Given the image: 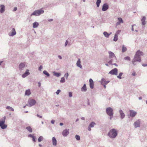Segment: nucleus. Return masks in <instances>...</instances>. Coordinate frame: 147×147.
I'll return each instance as SVG.
<instances>
[{
    "mask_svg": "<svg viewBox=\"0 0 147 147\" xmlns=\"http://www.w3.org/2000/svg\"><path fill=\"white\" fill-rule=\"evenodd\" d=\"M118 20H119V22H120V23H123V21L121 18H118Z\"/></svg>",
    "mask_w": 147,
    "mask_h": 147,
    "instance_id": "nucleus-42",
    "label": "nucleus"
},
{
    "mask_svg": "<svg viewBox=\"0 0 147 147\" xmlns=\"http://www.w3.org/2000/svg\"><path fill=\"white\" fill-rule=\"evenodd\" d=\"M140 119H138L134 122V125L135 128L139 127L140 126Z\"/></svg>",
    "mask_w": 147,
    "mask_h": 147,
    "instance_id": "nucleus-11",
    "label": "nucleus"
},
{
    "mask_svg": "<svg viewBox=\"0 0 147 147\" xmlns=\"http://www.w3.org/2000/svg\"><path fill=\"white\" fill-rule=\"evenodd\" d=\"M143 53L140 50L138 51L136 53L135 56H137V57H140V56L143 55Z\"/></svg>",
    "mask_w": 147,
    "mask_h": 147,
    "instance_id": "nucleus-18",
    "label": "nucleus"
},
{
    "mask_svg": "<svg viewBox=\"0 0 147 147\" xmlns=\"http://www.w3.org/2000/svg\"><path fill=\"white\" fill-rule=\"evenodd\" d=\"M36 115L38 117H39L40 118H42V116L38 114H37Z\"/></svg>",
    "mask_w": 147,
    "mask_h": 147,
    "instance_id": "nucleus-54",
    "label": "nucleus"
},
{
    "mask_svg": "<svg viewBox=\"0 0 147 147\" xmlns=\"http://www.w3.org/2000/svg\"><path fill=\"white\" fill-rule=\"evenodd\" d=\"M142 66L144 67L147 66V64H143L142 65Z\"/></svg>",
    "mask_w": 147,
    "mask_h": 147,
    "instance_id": "nucleus-58",
    "label": "nucleus"
},
{
    "mask_svg": "<svg viewBox=\"0 0 147 147\" xmlns=\"http://www.w3.org/2000/svg\"><path fill=\"white\" fill-rule=\"evenodd\" d=\"M96 123L92 121L90 123L88 127V130L90 131L91 130V128L94 127Z\"/></svg>",
    "mask_w": 147,
    "mask_h": 147,
    "instance_id": "nucleus-12",
    "label": "nucleus"
},
{
    "mask_svg": "<svg viewBox=\"0 0 147 147\" xmlns=\"http://www.w3.org/2000/svg\"><path fill=\"white\" fill-rule=\"evenodd\" d=\"M121 31L120 30H118L117 32L115 34H117V35H118V34H119L120 32Z\"/></svg>",
    "mask_w": 147,
    "mask_h": 147,
    "instance_id": "nucleus-44",
    "label": "nucleus"
},
{
    "mask_svg": "<svg viewBox=\"0 0 147 147\" xmlns=\"http://www.w3.org/2000/svg\"><path fill=\"white\" fill-rule=\"evenodd\" d=\"M106 111L107 114L109 116H113V110L111 107H109L106 109Z\"/></svg>",
    "mask_w": 147,
    "mask_h": 147,
    "instance_id": "nucleus-5",
    "label": "nucleus"
},
{
    "mask_svg": "<svg viewBox=\"0 0 147 147\" xmlns=\"http://www.w3.org/2000/svg\"><path fill=\"white\" fill-rule=\"evenodd\" d=\"M38 86L39 87H40L41 86V83L40 82H38Z\"/></svg>",
    "mask_w": 147,
    "mask_h": 147,
    "instance_id": "nucleus-59",
    "label": "nucleus"
},
{
    "mask_svg": "<svg viewBox=\"0 0 147 147\" xmlns=\"http://www.w3.org/2000/svg\"><path fill=\"white\" fill-rule=\"evenodd\" d=\"M53 144V146H56L57 144V141L55 137H53L52 138Z\"/></svg>",
    "mask_w": 147,
    "mask_h": 147,
    "instance_id": "nucleus-23",
    "label": "nucleus"
},
{
    "mask_svg": "<svg viewBox=\"0 0 147 147\" xmlns=\"http://www.w3.org/2000/svg\"><path fill=\"white\" fill-rule=\"evenodd\" d=\"M55 121L54 120H52L51 121V123L53 124H54L55 123Z\"/></svg>",
    "mask_w": 147,
    "mask_h": 147,
    "instance_id": "nucleus-51",
    "label": "nucleus"
},
{
    "mask_svg": "<svg viewBox=\"0 0 147 147\" xmlns=\"http://www.w3.org/2000/svg\"><path fill=\"white\" fill-rule=\"evenodd\" d=\"M115 60H114L113 58H111L110 59V61L108 62V63L109 64H112V63L113 62H115Z\"/></svg>",
    "mask_w": 147,
    "mask_h": 147,
    "instance_id": "nucleus-32",
    "label": "nucleus"
},
{
    "mask_svg": "<svg viewBox=\"0 0 147 147\" xmlns=\"http://www.w3.org/2000/svg\"><path fill=\"white\" fill-rule=\"evenodd\" d=\"M60 92L61 90H58L56 92V93L57 95H58Z\"/></svg>",
    "mask_w": 147,
    "mask_h": 147,
    "instance_id": "nucleus-46",
    "label": "nucleus"
},
{
    "mask_svg": "<svg viewBox=\"0 0 147 147\" xmlns=\"http://www.w3.org/2000/svg\"><path fill=\"white\" fill-rule=\"evenodd\" d=\"M109 8V6L108 4L107 3L104 4L102 7V11H107Z\"/></svg>",
    "mask_w": 147,
    "mask_h": 147,
    "instance_id": "nucleus-10",
    "label": "nucleus"
},
{
    "mask_svg": "<svg viewBox=\"0 0 147 147\" xmlns=\"http://www.w3.org/2000/svg\"><path fill=\"white\" fill-rule=\"evenodd\" d=\"M130 116L131 117H134L137 114V112L133 110H130Z\"/></svg>",
    "mask_w": 147,
    "mask_h": 147,
    "instance_id": "nucleus-15",
    "label": "nucleus"
},
{
    "mask_svg": "<svg viewBox=\"0 0 147 147\" xmlns=\"http://www.w3.org/2000/svg\"><path fill=\"white\" fill-rule=\"evenodd\" d=\"M120 23H120V22H117V23H116V25H119V24H120Z\"/></svg>",
    "mask_w": 147,
    "mask_h": 147,
    "instance_id": "nucleus-56",
    "label": "nucleus"
},
{
    "mask_svg": "<svg viewBox=\"0 0 147 147\" xmlns=\"http://www.w3.org/2000/svg\"><path fill=\"white\" fill-rule=\"evenodd\" d=\"M125 60H127L128 61H130L131 59L128 56H127L126 57H125L124 58V59Z\"/></svg>",
    "mask_w": 147,
    "mask_h": 147,
    "instance_id": "nucleus-41",
    "label": "nucleus"
},
{
    "mask_svg": "<svg viewBox=\"0 0 147 147\" xmlns=\"http://www.w3.org/2000/svg\"><path fill=\"white\" fill-rule=\"evenodd\" d=\"M109 82V81H106L105 80L104 78H102L101 79V83L102 85H103V84H107Z\"/></svg>",
    "mask_w": 147,
    "mask_h": 147,
    "instance_id": "nucleus-20",
    "label": "nucleus"
},
{
    "mask_svg": "<svg viewBox=\"0 0 147 147\" xmlns=\"http://www.w3.org/2000/svg\"><path fill=\"white\" fill-rule=\"evenodd\" d=\"M65 82V78L63 77L62 78L60 81V82L61 83H64Z\"/></svg>",
    "mask_w": 147,
    "mask_h": 147,
    "instance_id": "nucleus-40",
    "label": "nucleus"
},
{
    "mask_svg": "<svg viewBox=\"0 0 147 147\" xmlns=\"http://www.w3.org/2000/svg\"><path fill=\"white\" fill-rule=\"evenodd\" d=\"M146 17L145 16H143L142 19H141V22L142 24L143 25H144L145 24V20H146Z\"/></svg>",
    "mask_w": 147,
    "mask_h": 147,
    "instance_id": "nucleus-26",
    "label": "nucleus"
},
{
    "mask_svg": "<svg viewBox=\"0 0 147 147\" xmlns=\"http://www.w3.org/2000/svg\"><path fill=\"white\" fill-rule=\"evenodd\" d=\"M28 137H31V138H33V137L34 136L32 135L31 134L28 135Z\"/></svg>",
    "mask_w": 147,
    "mask_h": 147,
    "instance_id": "nucleus-50",
    "label": "nucleus"
},
{
    "mask_svg": "<svg viewBox=\"0 0 147 147\" xmlns=\"http://www.w3.org/2000/svg\"><path fill=\"white\" fill-rule=\"evenodd\" d=\"M1 9H0V12L1 13H3L5 10V6L3 5H0Z\"/></svg>",
    "mask_w": 147,
    "mask_h": 147,
    "instance_id": "nucleus-21",
    "label": "nucleus"
},
{
    "mask_svg": "<svg viewBox=\"0 0 147 147\" xmlns=\"http://www.w3.org/2000/svg\"><path fill=\"white\" fill-rule=\"evenodd\" d=\"M42 66L41 65L39 67H38V70H39V71H41V69H42Z\"/></svg>",
    "mask_w": 147,
    "mask_h": 147,
    "instance_id": "nucleus-48",
    "label": "nucleus"
},
{
    "mask_svg": "<svg viewBox=\"0 0 147 147\" xmlns=\"http://www.w3.org/2000/svg\"><path fill=\"white\" fill-rule=\"evenodd\" d=\"M25 67V64L23 63H21L19 65L18 68L19 70L21 71L23 70Z\"/></svg>",
    "mask_w": 147,
    "mask_h": 147,
    "instance_id": "nucleus-9",
    "label": "nucleus"
},
{
    "mask_svg": "<svg viewBox=\"0 0 147 147\" xmlns=\"http://www.w3.org/2000/svg\"><path fill=\"white\" fill-rule=\"evenodd\" d=\"M43 137L42 136H40L38 139V142H41L43 139Z\"/></svg>",
    "mask_w": 147,
    "mask_h": 147,
    "instance_id": "nucleus-37",
    "label": "nucleus"
},
{
    "mask_svg": "<svg viewBox=\"0 0 147 147\" xmlns=\"http://www.w3.org/2000/svg\"><path fill=\"white\" fill-rule=\"evenodd\" d=\"M29 70L28 69H27L25 72L22 75V77L23 78H25L27 76L29 75L30 74V73L29 72Z\"/></svg>",
    "mask_w": 147,
    "mask_h": 147,
    "instance_id": "nucleus-16",
    "label": "nucleus"
},
{
    "mask_svg": "<svg viewBox=\"0 0 147 147\" xmlns=\"http://www.w3.org/2000/svg\"><path fill=\"white\" fill-rule=\"evenodd\" d=\"M101 2V0H97L96 4L97 7H99Z\"/></svg>",
    "mask_w": 147,
    "mask_h": 147,
    "instance_id": "nucleus-33",
    "label": "nucleus"
},
{
    "mask_svg": "<svg viewBox=\"0 0 147 147\" xmlns=\"http://www.w3.org/2000/svg\"><path fill=\"white\" fill-rule=\"evenodd\" d=\"M6 109H8L9 111H14V109L13 108L9 106H7L6 107Z\"/></svg>",
    "mask_w": 147,
    "mask_h": 147,
    "instance_id": "nucleus-30",
    "label": "nucleus"
},
{
    "mask_svg": "<svg viewBox=\"0 0 147 147\" xmlns=\"http://www.w3.org/2000/svg\"><path fill=\"white\" fill-rule=\"evenodd\" d=\"M103 34L105 36L106 38H108L110 35V34H109L106 32H104Z\"/></svg>",
    "mask_w": 147,
    "mask_h": 147,
    "instance_id": "nucleus-29",
    "label": "nucleus"
},
{
    "mask_svg": "<svg viewBox=\"0 0 147 147\" xmlns=\"http://www.w3.org/2000/svg\"><path fill=\"white\" fill-rule=\"evenodd\" d=\"M118 35H117V34H115L113 39V40L115 41H116L118 40Z\"/></svg>",
    "mask_w": 147,
    "mask_h": 147,
    "instance_id": "nucleus-35",
    "label": "nucleus"
},
{
    "mask_svg": "<svg viewBox=\"0 0 147 147\" xmlns=\"http://www.w3.org/2000/svg\"><path fill=\"white\" fill-rule=\"evenodd\" d=\"M17 7H14V9H13V11H16V10H17Z\"/></svg>",
    "mask_w": 147,
    "mask_h": 147,
    "instance_id": "nucleus-52",
    "label": "nucleus"
},
{
    "mask_svg": "<svg viewBox=\"0 0 147 147\" xmlns=\"http://www.w3.org/2000/svg\"><path fill=\"white\" fill-rule=\"evenodd\" d=\"M112 65H114L117 66V65L116 63H112Z\"/></svg>",
    "mask_w": 147,
    "mask_h": 147,
    "instance_id": "nucleus-61",
    "label": "nucleus"
},
{
    "mask_svg": "<svg viewBox=\"0 0 147 147\" xmlns=\"http://www.w3.org/2000/svg\"><path fill=\"white\" fill-rule=\"evenodd\" d=\"M43 74L47 76V77H49L50 76L49 74L47 72L46 70H44L43 71Z\"/></svg>",
    "mask_w": 147,
    "mask_h": 147,
    "instance_id": "nucleus-34",
    "label": "nucleus"
},
{
    "mask_svg": "<svg viewBox=\"0 0 147 147\" xmlns=\"http://www.w3.org/2000/svg\"><path fill=\"white\" fill-rule=\"evenodd\" d=\"M90 86L91 89L94 88V82L93 80L92 79H90L89 80Z\"/></svg>",
    "mask_w": 147,
    "mask_h": 147,
    "instance_id": "nucleus-19",
    "label": "nucleus"
},
{
    "mask_svg": "<svg viewBox=\"0 0 147 147\" xmlns=\"http://www.w3.org/2000/svg\"><path fill=\"white\" fill-rule=\"evenodd\" d=\"M108 53L109 54V58H113L114 60H115V61H116V58L114 53L111 51H109Z\"/></svg>",
    "mask_w": 147,
    "mask_h": 147,
    "instance_id": "nucleus-7",
    "label": "nucleus"
},
{
    "mask_svg": "<svg viewBox=\"0 0 147 147\" xmlns=\"http://www.w3.org/2000/svg\"><path fill=\"white\" fill-rule=\"evenodd\" d=\"M28 104H26V105H27L29 107H31L35 105L36 103V101L33 99L29 98L28 101Z\"/></svg>",
    "mask_w": 147,
    "mask_h": 147,
    "instance_id": "nucleus-4",
    "label": "nucleus"
},
{
    "mask_svg": "<svg viewBox=\"0 0 147 147\" xmlns=\"http://www.w3.org/2000/svg\"><path fill=\"white\" fill-rule=\"evenodd\" d=\"M68 41L67 40H66L65 41V47H66L67 46V45L68 44Z\"/></svg>",
    "mask_w": 147,
    "mask_h": 147,
    "instance_id": "nucleus-47",
    "label": "nucleus"
},
{
    "mask_svg": "<svg viewBox=\"0 0 147 147\" xmlns=\"http://www.w3.org/2000/svg\"><path fill=\"white\" fill-rule=\"evenodd\" d=\"M6 117L4 116L2 120L0 121V126L2 129H4L7 127V125L5 124Z\"/></svg>",
    "mask_w": 147,
    "mask_h": 147,
    "instance_id": "nucleus-2",
    "label": "nucleus"
},
{
    "mask_svg": "<svg viewBox=\"0 0 147 147\" xmlns=\"http://www.w3.org/2000/svg\"><path fill=\"white\" fill-rule=\"evenodd\" d=\"M127 50V48L126 47H125L124 45H123L122 47V52H124L126 51Z\"/></svg>",
    "mask_w": 147,
    "mask_h": 147,
    "instance_id": "nucleus-36",
    "label": "nucleus"
},
{
    "mask_svg": "<svg viewBox=\"0 0 147 147\" xmlns=\"http://www.w3.org/2000/svg\"><path fill=\"white\" fill-rule=\"evenodd\" d=\"M54 75L57 77H59L61 75V74L59 73L56 72L55 71L53 72Z\"/></svg>",
    "mask_w": 147,
    "mask_h": 147,
    "instance_id": "nucleus-31",
    "label": "nucleus"
},
{
    "mask_svg": "<svg viewBox=\"0 0 147 147\" xmlns=\"http://www.w3.org/2000/svg\"><path fill=\"white\" fill-rule=\"evenodd\" d=\"M123 73L122 72H121L120 73L118 76H117V77L119 79H121L122 78L121 77V76H122V75H123Z\"/></svg>",
    "mask_w": 147,
    "mask_h": 147,
    "instance_id": "nucleus-38",
    "label": "nucleus"
},
{
    "mask_svg": "<svg viewBox=\"0 0 147 147\" xmlns=\"http://www.w3.org/2000/svg\"><path fill=\"white\" fill-rule=\"evenodd\" d=\"M16 32L14 28H13L11 31V33H9V35L10 36H13L16 34Z\"/></svg>",
    "mask_w": 147,
    "mask_h": 147,
    "instance_id": "nucleus-13",
    "label": "nucleus"
},
{
    "mask_svg": "<svg viewBox=\"0 0 147 147\" xmlns=\"http://www.w3.org/2000/svg\"><path fill=\"white\" fill-rule=\"evenodd\" d=\"M110 116V119L111 120L113 117V116Z\"/></svg>",
    "mask_w": 147,
    "mask_h": 147,
    "instance_id": "nucleus-64",
    "label": "nucleus"
},
{
    "mask_svg": "<svg viewBox=\"0 0 147 147\" xmlns=\"http://www.w3.org/2000/svg\"><path fill=\"white\" fill-rule=\"evenodd\" d=\"M63 123H60L59 124V125H60V126H62V125H63Z\"/></svg>",
    "mask_w": 147,
    "mask_h": 147,
    "instance_id": "nucleus-62",
    "label": "nucleus"
},
{
    "mask_svg": "<svg viewBox=\"0 0 147 147\" xmlns=\"http://www.w3.org/2000/svg\"><path fill=\"white\" fill-rule=\"evenodd\" d=\"M118 70L116 68H115L111 70L109 72V74L113 75H117V74Z\"/></svg>",
    "mask_w": 147,
    "mask_h": 147,
    "instance_id": "nucleus-8",
    "label": "nucleus"
},
{
    "mask_svg": "<svg viewBox=\"0 0 147 147\" xmlns=\"http://www.w3.org/2000/svg\"><path fill=\"white\" fill-rule=\"evenodd\" d=\"M58 58L60 59H62V57L60 55H58Z\"/></svg>",
    "mask_w": 147,
    "mask_h": 147,
    "instance_id": "nucleus-55",
    "label": "nucleus"
},
{
    "mask_svg": "<svg viewBox=\"0 0 147 147\" xmlns=\"http://www.w3.org/2000/svg\"><path fill=\"white\" fill-rule=\"evenodd\" d=\"M44 13V11L42 9H40L38 10L35 11L31 15V16L33 15L35 16H38L43 14Z\"/></svg>",
    "mask_w": 147,
    "mask_h": 147,
    "instance_id": "nucleus-3",
    "label": "nucleus"
},
{
    "mask_svg": "<svg viewBox=\"0 0 147 147\" xmlns=\"http://www.w3.org/2000/svg\"><path fill=\"white\" fill-rule=\"evenodd\" d=\"M136 75V73H135V72H134L132 73V75L134 76H135Z\"/></svg>",
    "mask_w": 147,
    "mask_h": 147,
    "instance_id": "nucleus-57",
    "label": "nucleus"
},
{
    "mask_svg": "<svg viewBox=\"0 0 147 147\" xmlns=\"http://www.w3.org/2000/svg\"><path fill=\"white\" fill-rule=\"evenodd\" d=\"M76 65L77 66L80 67V68H82V67L81 64V61L80 59H78V61H77L76 63Z\"/></svg>",
    "mask_w": 147,
    "mask_h": 147,
    "instance_id": "nucleus-22",
    "label": "nucleus"
},
{
    "mask_svg": "<svg viewBox=\"0 0 147 147\" xmlns=\"http://www.w3.org/2000/svg\"><path fill=\"white\" fill-rule=\"evenodd\" d=\"M136 26V25L135 24H133V25H132L131 26V30L132 31H134V28H133V26Z\"/></svg>",
    "mask_w": 147,
    "mask_h": 147,
    "instance_id": "nucleus-49",
    "label": "nucleus"
},
{
    "mask_svg": "<svg viewBox=\"0 0 147 147\" xmlns=\"http://www.w3.org/2000/svg\"><path fill=\"white\" fill-rule=\"evenodd\" d=\"M39 24L38 22H35L33 24V27L34 28H36L38 27Z\"/></svg>",
    "mask_w": 147,
    "mask_h": 147,
    "instance_id": "nucleus-27",
    "label": "nucleus"
},
{
    "mask_svg": "<svg viewBox=\"0 0 147 147\" xmlns=\"http://www.w3.org/2000/svg\"><path fill=\"white\" fill-rule=\"evenodd\" d=\"M26 129L29 132L31 133L32 131V128L30 126L26 127Z\"/></svg>",
    "mask_w": 147,
    "mask_h": 147,
    "instance_id": "nucleus-28",
    "label": "nucleus"
},
{
    "mask_svg": "<svg viewBox=\"0 0 147 147\" xmlns=\"http://www.w3.org/2000/svg\"><path fill=\"white\" fill-rule=\"evenodd\" d=\"M141 61V59L140 57H137V56H134V59L132 61V64L135 65L136 64L135 63V62L136 61L140 62Z\"/></svg>",
    "mask_w": 147,
    "mask_h": 147,
    "instance_id": "nucleus-6",
    "label": "nucleus"
},
{
    "mask_svg": "<svg viewBox=\"0 0 147 147\" xmlns=\"http://www.w3.org/2000/svg\"><path fill=\"white\" fill-rule=\"evenodd\" d=\"M118 134V131L117 129H113L110 130L108 134V136L111 138H115Z\"/></svg>",
    "mask_w": 147,
    "mask_h": 147,
    "instance_id": "nucleus-1",
    "label": "nucleus"
},
{
    "mask_svg": "<svg viewBox=\"0 0 147 147\" xmlns=\"http://www.w3.org/2000/svg\"><path fill=\"white\" fill-rule=\"evenodd\" d=\"M31 94L30 90V89L26 90L25 92V95L26 96H29Z\"/></svg>",
    "mask_w": 147,
    "mask_h": 147,
    "instance_id": "nucleus-25",
    "label": "nucleus"
},
{
    "mask_svg": "<svg viewBox=\"0 0 147 147\" xmlns=\"http://www.w3.org/2000/svg\"><path fill=\"white\" fill-rule=\"evenodd\" d=\"M53 20L52 19H49V20H48V21L49 22H51V21H53Z\"/></svg>",
    "mask_w": 147,
    "mask_h": 147,
    "instance_id": "nucleus-60",
    "label": "nucleus"
},
{
    "mask_svg": "<svg viewBox=\"0 0 147 147\" xmlns=\"http://www.w3.org/2000/svg\"><path fill=\"white\" fill-rule=\"evenodd\" d=\"M69 76V74L68 73H67L65 74L64 76L66 77V79H67L68 77Z\"/></svg>",
    "mask_w": 147,
    "mask_h": 147,
    "instance_id": "nucleus-43",
    "label": "nucleus"
},
{
    "mask_svg": "<svg viewBox=\"0 0 147 147\" xmlns=\"http://www.w3.org/2000/svg\"><path fill=\"white\" fill-rule=\"evenodd\" d=\"M69 129H65L62 132V135L64 136H66L69 134Z\"/></svg>",
    "mask_w": 147,
    "mask_h": 147,
    "instance_id": "nucleus-14",
    "label": "nucleus"
},
{
    "mask_svg": "<svg viewBox=\"0 0 147 147\" xmlns=\"http://www.w3.org/2000/svg\"><path fill=\"white\" fill-rule=\"evenodd\" d=\"M142 98L141 96H140L139 98V99L140 100H142Z\"/></svg>",
    "mask_w": 147,
    "mask_h": 147,
    "instance_id": "nucleus-63",
    "label": "nucleus"
},
{
    "mask_svg": "<svg viewBox=\"0 0 147 147\" xmlns=\"http://www.w3.org/2000/svg\"><path fill=\"white\" fill-rule=\"evenodd\" d=\"M87 90V88L86 84H84L82 88L81 91L82 92H86Z\"/></svg>",
    "mask_w": 147,
    "mask_h": 147,
    "instance_id": "nucleus-24",
    "label": "nucleus"
},
{
    "mask_svg": "<svg viewBox=\"0 0 147 147\" xmlns=\"http://www.w3.org/2000/svg\"><path fill=\"white\" fill-rule=\"evenodd\" d=\"M32 140L34 142H36L35 139V137L34 136L33 138H32Z\"/></svg>",
    "mask_w": 147,
    "mask_h": 147,
    "instance_id": "nucleus-53",
    "label": "nucleus"
},
{
    "mask_svg": "<svg viewBox=\"0 0 147 147\" xmlns=\"http://www.w3.org/2000/svg\"><path fill=\"white\" fill-rule=\"evenodd\" d=\"M119 113L120 115V117L121 119H123L125 117V114L122 110L120 109L119 110Z\"/></svg>",
    "mask_w": 147,
    "mask_h": 147,
    "instance_id": "nucleus-17",
    "label": "nucleus"
},
{
    "mask_svg": "<svg viewBox=\"0 0 147 147\" xmlns=\"http://www.w3.org/2000/svg\"><path fill=\"white\" fill-rule=\"evenodd\" d=\"M69 97H71L72 96V93L71 92L69 93Z\"/></svg>",
    "mask_w": 147,
    "mask_h": 147,
    "instance_id": "nucleus-45",
    "label": "nucleus"
},
{
    "mask_svg": "<svg viewBox=\"0 0 147 147\" xmlns=\"http://www.w3.org/2000/svg\"><path fill=\"white\" fill-rule=\"evenodd\" d=\"M75 138L77 140H80V137L78 135L76 136Z\"/></svg>",
    "mask_w": 147,
    "mask_h": 147,
    "instance_id": "nucleus-39",
    "label": "nucleus"
}]
</instances>
